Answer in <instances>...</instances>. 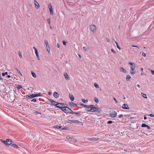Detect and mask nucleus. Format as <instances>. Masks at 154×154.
<instances>
[{
    "instance_id": "obj_64",
    "label": "nucleus",
    "mask_w": 154,
    "mask_h": 154,
    "mask_svg": "<svg viewBox=\"0 0 154 154\" xmlns=\"http://www.w3.org/2000/svg\"><path fill=\"white\" fill-rule=\"evenodd\" d=\"M33 49H34L35 50H35H37L36 48L35 47H33Z\"/></svg>"
},
{
    "instance_id": "obj_41",
    "label": "nucleus",
    "mask_w": 154,
    "mask_h": 154,
    "mask_svg": "<svg viewBox=\"0 0 154 154\" xmlns=\"http://www.w3.org/2000/svg\"><path fill=\"white\" fill-rule=\"evenodd\" d=\"M129 64L131 65V66H133L134 64H135L133 62H129L128 63Z\"/></svg>"
},
{
    "instance_id": "obj_61",
    "label": "nucleus",
    "mask_w": 154,
    "mask_h": 154,
    "mask_svg": "<svg viewBox=\"0 0 154 154\" xmlns=\"http://www.w3.org/2000/svg\"><path fill=\"white\" fill-rule=\"evenodd\" d=\"M130 48V49H131L132 51H134V48Z\"/></svg>"
},
{
    "instance_id": "obj_29",
    "label": "nucleus",
    "mask_w": 154,
    "mask_h": 154,
    "mask_svg": "<svg viewBox=\"0 0 154 154\" xmlns=\"http://www.w3.org/2000/svg\"><path fill=\"white\" fill-rule=\"evenodd\" d=\"M34 113L35 115H37V114H41L40 112H39L38 111H36L35 112H34Z\"/></svg>"
},
{
    "instance_id": "obj_38",
    "label": "nucleus",
    "mask_w": 154,
    "mask_h": 154,
    "mask_svg": "<svg viewBox=\"0 0 154 154\" xmlns=\"http://www.w3.org/2000/svg\"><path fill=\"white\" fill-rule=\"evenodd\" d=\"M18 54L19 55V56L20 57V58H22V55L21 53L20 52V51H19L18 52Z\"/></svg>"
},
{
    "instance_id": "obj_51",
    "label": "nucleus",
    "mask_w": 154,
    "mask_h": 154,
    "mask_svg": "<svg viewBox=\"0 0 154 154\" xmlns=\"http://www.w3.org/2000/svg\"><path fill=\"white\" fill-rule=\"evenodd\" d=\"M63 43L64 45H66V42L65 41H63Z\"/></svg>"
},
{
    "instance_id": "obj_59",
    "label": "nucleus",
    "mask_w": 154,
    "mask_h": 154,
    "mask_svg": "<svg viewBox=\"0 0 154 154\" xmlns=\"http://www.w3.org/2000/svg\"><path fill=\"white\" fill-rule=\"evenodd\" d=\"M2 76H5V72L2 73Z\"/></svg>"
},
{
    "instance_id": "obj_31",
    "label": "nucleus",
    "mask_w": 154,
    "mask_h": 154,
    "mask_svg": "<svg viewBox=\"0 0 154 154\" xmlns=\"http://www.w3.org/2000/svg\"><path fill=\"white\" fill-rule=\"evenodd\" d=\"M48 8L50 10L53 9L52 5H51V4H49L48 5Z\"/></svg>"
},
{
    "instance_id": "obj_36",
    "label": "nucleus",
    "mask_w": 154,
    "mask_h": 154,
    "mask_svg": "<svg viewBox=\"0 0 154 154\" xmlns=\"http://www.w3.org/2000/svg\"><path fill=\"white\" fill-rule=\"evenodd\" d=\"M147 126V125L145 124H143L141 125V127H146Z\"/></svg>"
},
{
    "instance_id": "obj_27",
    "label": "nucleus",
    "mask_w": 154,
    "mask_h": 154,
    "mask_svg": "<svg viewBox=\"0 0 154 154\" xmlns=\"http://www.w3.org/2000/svg\"><path fill=\"white\" fill-rule=\"evenodd\" d=\"M94 101L96 103H98L99 102V100L96 97L94 98Z\"/></svg>"
},
{
    "instance_id": "obj_33",
    "label": "nucleus",
    "mask_w": 154,
    "mask_h": 154,
    "mask_svg": "<svg viewBox=\"0 0 154 154\" xmlns=\"http://www.w3.org/2000/svg\"><path fill=\"white\" fill-rule=\"evenodd\" d=\"M131 69H134L135 67V64H134L133 66H131Z\"/></svg>"
},
{
    "instance_id": "obj_11",
    "label": "nucleus",
    "mask_w": 154,
    "mask_h": 154,
    "mask_svg": "<svg viewBox=\"0 0 154 154\" xmlns=\"http://www.w3.org/2000/svg\"><path fill=\"white\" fill-rule=\"evenodd\" d=\"M122 108L125 109H129V107L128 105L125 103L122 106Z\"/></svg>"
},
{
    "instance_id": "obj_48",
    "label": "nucleus",
    "mask_w": 154,
    "mask_h": 154,
    "mask_svg": "<svg viewBox=\"0 0 154 154\" xmlns=\"http://www.w3.org/2000/svg\"><path fill=\"white\" fill-rule=\"evenodd\" d=\"M142 56H143V57H144L146 56V54H145V53L144 52H143L142 53Z\"/></svg>"
},
{
    "instance_id": "obj_57",
    "label": "nucleus",
    "mask_w": 154,
    "mask_h": 154,
    "mask_svg": "<svg viewBox=\"0 0 154 154\" xmlns=\"http://www.w3.org/2000/svg\"><path fill=\"white\" fill-rule=\"evenodd\" d=\"M51 94H52L51 92H50V91L48 93V94L49 95H51Z\"/></svg>"
},
{
    "instance_id": "obj_32",
    "label": "nucleus",
    "mask_w": 154,
    "mask_h": 154,
    "mask_svg": "<svg viewBox=\"0 0 154 154\" xmlns=\"http://www.w3.org/2000/svg\"><path fill=\"white\" fill-rule=\"evenodd\" d=\"M94 86L96 88H99V86L96 83H94Z\"/></svg>"
},
{
    "instance_id": "obj_14",
    "label": "nucleus",
    "mask_w": 154,
    "mask_h": 154,
    "mask_svg": "<svg viewBox=\"0 0 154 154\" xmlns=\"http://www.w3.org/2000/svg\"><path fill=\"white\" fill-rule=\"evenodd\" d=\"M34 4L36 8L37 9H38L39 8V5L36 0H34Z\"/></svg>"
},
{
    "instance_id": "obj_5",
    "label": "nucleus",
    "mask_w": 154,
    "mask_h": 154,
    "mask_svg": "<svg viewBox=\"0 0 154 154\" xmlns=\"http://www.w3.org/2000/svg\"><path fill=\"white\" fill-rule=\"evenodd\" d=\"M12 143V141L11 140L9 139H7L5 140V144L7 146H8Z\"/></svg>"
},
{
    "instance_id": "obj_21",
    "label": "nucleus",
    "mask_w": 154,
    "mask_h": 154,
    "mask_svg": "<svg viewBox=\"0 0 154 154\" xmlns=\"http://www.w3.org/2000/svg\"><path fill=\"white\" fill-rule=\"evenodd\" d=\"M131 78V76L130 75H128L126 76V80L127 81H129Z\"/></svg>"
},
{
    "instance_id": "obj_17",
    "label": "nucleus",
    "mask_w": 154,
    "mask_h": 154,
    "mask_svg": "<svg viewBox=\"0 0 154 154\" xmlns=\"http://www.w3.org/2000/svg\"><path fill=\"white\" fill-rule=\"evenodd\" d=\"M54 96L56 98H57L59 97V95L57 92H55L54 93Z\"/></svg>"
},
{
    "instance_id": "obj_18",
    "label": "nucleus",
    "mask_w": 154,
    "mask_h": 154,
    "mask_svg": "<svg viewBox=\"0 0 154 154\" xmlns=\"http://www.w3.org/2000/svg\"><path fill=\"white\" fill-rule=\"evenodd\" d=\"M120 70L121 72L124 73H126V70L123 68L122 67H120Z\"/></svg>"
},
{
    "instance_id": "obj_20",
    "label": "nucleus",
    "mask_w": 154,
    "mask_h": 154,
    "mask_svg": "<svg viewBox=\"0 0 154 154\" xmlns=\"http://www.w3.org/2000/svg\"><path fill=\"white\" fill-rule=\"evenodd\" d=\"M73 114H75L77 115H82L83 114V112L81 111L79 112H73Z\"/></svg>"
},
{
    "instance_id": "obj_62",
    "label": "nucleus",
    "mask_w": 154,
    "mask_h": 154,
    "mask_svg": "<svg viewBox=\"0 0 154 154\" xmlns=\"http://www.w3.org/2000/svg\"><path fill=\"white\" fill-rule=\"evenodd\" d=\"M137 87H138L139 88H140V85H139V84H137Z\"/></svg>"
},
{
    "instance_id": "obj_12",
    "label": "nucleus",
    "mask_w": 154,
    "mask_h": 154,
    "mask_svg": "<svg viewBox=\"0 0 154 154\" xmlns=\"http://www.w3.org/2000/svg\"><path fill=\"white\" fill-rule=\"evenodd\" d=\"M64 76L66 80H69L70 79L69 76L66 73H65L64 74Z\"/></svg>"
},
{
    "instance_id": "obj_3",
    "label": "nucleus",
    "mask_w": 154,
    "mask_h": 154,
    "mask_svg": "<svg viewBox=\"0 0 154 154\" xmlns=\"http://www.w3.org/2000/svg\"><path fill=\"white\" fill-rule=\"evenodd\" d=\"M42 96V95H41V93H39L37 94H29L28 95H26V97L27 98L29 97L31 98H32L34 97H38V96Z\"/></svg>"
},
{
    "instance_id": "obj_60",
    "label": "nucleus",
    "mask_w": 154,
    "mask_h": 154,
    "mask_svg": "<svg viewBox=\"0 0 154 154\" xmlns=\"http://www.w3.org/2000/svg\"><path fill=\"white\" fill-rule=\"evenodd\" d=\"M58 48H59V44H57V46H56Z\"/></svg>"
},
{
    "instance_id": "obj_50",
    "label": "nucleus",
    "mask_w": 154,
    "mask_h": 154,
    "mask_svg": "<svg viewBox=\"0 0 154 154\" xmlns=\"http://www.w3.org/2000/svg\"><path fill=\"white\" fill-rule=\"evenodd\" d=\"M149 116L151 117H153L154 116V115H153V114H150Z\"/></svg>"
},
{
    "instance_id": "obj_9",
    "label": "nucleus",
    "mask_w": 154,
    "mask_h": 154,
    "mask_svg": "<svg viewBox=\"0 0 154 154\" xmlns=\"http://www.w3.org/2000/svg\"><path fill=\"white\" fill-rule=\"evenodd\" d=\"M67 139L69 140V141H72V142H75L76 141V140H75V139L72 137H70L69 136H68L66 137Z\"/></svg>"
},
{
    "instance_id": "obj_23",
    "label": "nucleus",
    "mask_w": 154,
    "mask_h": 154,
    "mask_svg": "<svg viewBox=\"0 0 154 154\" xmlns=\"http://www.w3.org/2000/svg\"><path fill=\"white\" fill-rule=\"evenodd\" d=\"M31 74L32 75V76L34 78H35L36 77V75L35 74V73L34 72H33L32 71L31 72Z\"/></svg>"
},
{
    "instance_id": "obj_40",
    "label": "nucleus",
    "mask_w": 154,
    "mask_h": 154,
    "mask_svg": "<svg viewBox=\"0 0 154 154\" xmlns=\"http://www.w3.org/2000/svg\"><path fill=\"white\" fill-rule=\"evenodd\" d=\"M50 13L51 15H53V9L50 10Z\"/></svg>"
},
{
    "instance_id": "obj_25",
    "label": "nucleus",
    "mask_w": 154,
    "mask_h": 154,
    "mask_svg": "<svg viewBox=\"0 0 154 154\" xmlns=\"http://www.w3.org/2000/svg\"><path fill=\"white\" fill-rule=\"evenodd\" d=\"M141 94L144 98H147L146 95V94H143V93H141Z\"/></svg>"
},
{
    "instance_id": "obj_24",
    "label": "nucleus",
    "mask_w": 154,
    "mask_h": 154,
    "mask_svg": "<svg viewBox=\"0 0 154 154\" xmlns=\"http://www.w3.org/2000/svg\"><path fill=\"white\" fill-rule=\"evenodd\" d=\"M11 146L16 148H17L18 147V146L15 143L12 144Z\"/></svg>"
},
{
    "instance_id": "obj_10",
    "label": "nucleus",
    "mask_w": 154,
    "mask_h": 154,
    "mask_svg": "<svg viewBox=\"0 0 154 154\" xmlns=\"http://www.w3.org/2000/svg\"><path fill=\"white\" fill-rule=\"evenodd\" d=\"M67 123H71L72 122L74 123H81L80 122H79L78 121L75 120H69L67 121Z\"/></svg>"
},
{
    "instance_id": "obj_46",
    "label": "nucleus",
    "mask_w": 154,
    "mask_h": 154,
    "mask_svg": "<svg viewBox=\"0 0 154 154\" xmlns=\"http://www.w3.org/2000/svg\"><path fill=\"white\" fill-rule=\"evenodd\" d=\"M111 51L113 52V53H114V54H115L116 53V51L112 49H111Z\"/></svg>"
},
{
    "instance_id": "obj_4",
    "label": "nucleus",
    "mask_w": 154,
    "mask_h": 154,
    "mask_svg": "<svg viewBox=\"0 0 154 154\" xmlns=\"http://www.w3.org/2000/svg\"><path fill=\"white\" fill-rule=\"evenodd\" d=\"M90 29L94 33L96 32V27L94 25H91L90 26Z\"/></svg>"
},
{
    "instance_id": "obj_13",
    "label": "nucleus",
    "mask_w": 154,
    "mask_h": 154,
    "mask_svg": "<svg viewBox=\"0 0 154 154\" xmlns=\"http://www.w3.org/2000/svg\"><path fill=\"white\" fill-rule=\"evenodd\" d=\"M88 139L90 140H92L93 141H97L98 140L99 138L97 137L94 138H88Z\"/></svg>"
},
{
    "instance_id": "obj_47",
    "label": "nucleus",
    "mask_w": 154,
    "mask_h": 154,
    "mask_svg": "<svg viewBox=\"0 0 154 154\" xmlns=\"http://www.w3.org/2000/svg\"><path fill=\"white\" fill-rule=\"evenodd\" d=\"M116 46H117V48H118L119 50H121V48H120L119 47L118 44H117L116 45Z\"/></svg>"
},
{
    "instance_id": "obj_26",
    "label": "nucleus",
    "mask_w": 154,
    "mask_h": 154,
    "mask_svg": "<svg viewBox=\"0 0 154 154\" xmlns=\"http://www.w3.org/2000/svg\"><path fill=\"white\" fill-rule=\"evenodd\" d=\"M82 101L84 103H86L88 102V100H85V99H82Z\"/></svg>"
},
{
    "instance_id": "obj_7",
    "label": "nucleus",
    "mask_w": 154,
    "mask_h": 154,
    "mask_svg": "<svg viewBox=\"0 0 154 154\" xmlns=\"http://www.w3.org/2000/svg\"><path fill=\"white\" fill-rule=\"evenodd\" d=\"M54 127L55 128H56L58 129H61L65 130H68V128L67 127H64V128H63V127L61 126H60L58 125H56Z\"/></svg>"
},
{
    "instance_id": "obj_52",
    "label": "nucleus",
    "mask_w": 154,
    "mask_h": 154,
    "mask_svg": "<svg viewBox=\"0 0 154 154\" xmlns=\"http://www.w3.org/2000/svg\"><path fill=\"white\" fill-rule=\"evenodd\" d=\"M132 47H136V48H137L138 49H139V48L137 46H135V45H132Z\"/></svg>"
},
{
    "instance_id": "obj_42",
    "label": "nucleus",
    "mask_w": 154,
    "mask_h": 154,
    "mask_svg": "<svg viewBox=\"0 0 154 154\" xmlns=\"http://www.w3.org/2000/svg\"><path fill=\"white\" fill-rule=\"evenodd\" d=\"M47 48V51L48 52V53L49 54L50 53V48H48V47H46Z\"/></svg>"
},
{
    "instance_id": "obj_43",
    "label": "nucleus",
    "mask_w": 154,
    "mask_h": 154,
    "mask_svg": "<svg viewBox=\"0 0 154 154\" xmlns=\"http://www.w3.org/2000/svg\"><path fill=\"white\" fill-rule=\"evenodd\" d=\"M112 123H113V122L112 121H110V120L109 121L107 122V123L109 124H111Z\"/></svg>"
},
{
    "instance_id": "obj_37",
    "label": "nucleus",
    "mask_w": 154,
    "mask_h": 154,
    "mask_svg": "<svg viewBox=\"0 0 154 154\" xmlns=\"http://www.w3.org/2000/svg\"><path fill=\"white\" fill-rule=\"evenodd\" d=\"M80 105L81 106H83V107H87V106H88L87 105H85V104H83L82 103H81L80 104Z\"/></svg>"
},
{
    "instance_id": "obj_34",
    "label": "nucleus",
    "mask_w": 154,
    "mask_h": 154,
    "mask_svg": "<svg viewBox=\"0 0 154 154\" xmlns=\"http://www.w3.org/2000/svg\"><path fill=\"white\" fill-rule=\"evenodd\" d=\"M22 88V87L20 85H18V86H17V88L18 89H21L22 88Z\"/></svg>"
},
{
    "instance_id": "obj_22",
    "label": "nucleus",
    "mask_w": 154,
    "mask_h": 154,
    "mask_svg": "<svg viewBox=\"0 0 154 154\" xmlns=\"http://www.w3.org/2000/svg\"><path fill=\"white\" fill-rule=\"evenodd\" d=\"M69 97L71 101H73L74 100V97L72 95H70Z\"/></svg>"
},
{
    "instance_id": "obj_30",
    "label": "nucleus",
    "mask_w": 154,
    "mask_h": 154,
    "mask_svg": "<svg viewBox=\"0 0 154 154\" xmlns=\"http://www.w3.org/2000/svg\"><path fill=\"white\" fill-rule=\"evenodd\" d=\"M35 53L37 57H38V54L37 50H35Z\"/></svg>"
},
{
    "instance_id": "obj_6",
    "label": "nucleus",
    "mask_w": 154,
    "mask_h": 154,
    "mask_svg": "<svg viewBox=\"0 0 154 154\" xmlns=\"http://www.w3.org/2000/svg\"><path fill=\"white\" fill-rule=\"evenodd\" d=\"M109 115L111 117H115L117 116V112L115 111L112 110V112L110 113Z\"/></svg>"
},
{
    "instance_id": "obj_28",
    "label": "nucleus",
    "mask_w": 154,
    "mask_h": 154,
    "mask_svg": "<svg viewBox=\"0 0 154 154\" xmlns=\"http://www.w3.org/2000/svg\"><path fill=\"white\" fill-rule=\"evenodd\" d=\"M45 42L46 45V47H48V48H49V46L48 45V43L47 41L46 40H45Z\"/></svg>"
},
{
    "instance_id": "obj_8",
    "label": "nucleus",
    "mask_w": 154,
    "mask_h": 154,
    "mask_svg": "<svg viewBox=\"0 0 154 154\" xmlns=\"http://www.w3.org/2000/svg\"><path fill=\"white\" fill-rule=\"evenodd\" d=\"M48 100L54 105L57 108H58V107L59 106H57V104H56L55 103H56V102L55 101H54L52 99H50Z\"/></svg>"
},
{
    "instance_id": "obj_58",
    "label": "nucleus",
    "mask_w": 154,
    "mask_h": 154,
    "mask_svg": "<svg viewBox=\"0 0 154 154\" xmlns=\"http://www.w3.org/2000/svg\"><path fill=\"white\" fill-rule=\"evenodd\" d=\"M106 41H107V42H109V39L108 38H106Z\"/></svg>"
},
{
    "instance_id": "obj_53",
    "label": "nucleus",
    "mask_w": 154,
    "mask_h": 154,
    "mask_svg": "<svg viewBox=\"0 0 154 154\" xmlns=\"http://www.w3.org/2000/svg\"><path fill=\"white\" fill-rule=\"evenodd\" d=\"M151 73L152 74L154 75V71L153 70H151Z\"/></svg>"
},
{
    "instance_id": "obj_55",
    "label": "nucleus",
    "mask_w": 154,
    "mask_h": 154,
    "mask_svg": "<svg viewBox=\"0 0 154 154\" xmlns=\"http://www.w3.org/2000/svg\"><path fill=\"white\" fill-rule=\"evenodd\" d=\"M48 23H49V24L50 25V19H49L48 20Z\"/></svg>"
},
{
    "instance_id": "obj_2",
    "label": "nucleus",
    "mask_w": 154,
    "mask_h": 154,
    "mask_svg": "<svg viewBox=\"0 0 154 154\" xmlns=\"http://www.w3.org/2000/svg\"><path fill=\"white\" fill-rule=\"evenodd\" d=\"M92 106V112H101V109L95 107L94 105H91Z\"/></svg>"
},
{
    "instance_id": "obj_15",
    "label": "nucleus",
    "mask_w": 154,
    "mask_h": 154,
    "mask_svg": "<svg viewBox=\"0 0 154 154\" xmlns=\"http://www.w3.org/2000/svg\"><path fill=\"white\" fill-rule=\"evenodd\" d=\"M86 109H85L86 111L88 112H92V106H91V105L90 106V107L87 106V107H86Z\"/></svg>"
},
{
    "instance_id": "obj_19",
    "label": "nucleus",
    "mask_w": 154,
    "mask_h": 154,
    "mask_svg": "<svg viewBox=\"0 0 154 154\" xmlns=\"http://www.w3.org/2000/svg\"><path fill=\"white\" fill-rule=\"evenodd\" d=\"M130 72L131 74H133V75L135 73V72L134 70V69H131V70L130 71Z\"/></svg>"
},
{
    "instance_id": "obj_35",
    "label": "nucleus",
    "mask_w": 154,
    "mask_h": 154,
    "mask_svg": "<svg viewBox=\"0 0 154 154\" xmlns=\"http://www.w3.org/2000/svg\"><path fill=\"white\" fill-rule=\"evenodd\" d=\"M15 69H16V70L17 72L19 73H20V75L22 76V74L20 72V71L17 69V68H15Z\"/></svg>"
},
{
    "instance_id": "obj_63",
    "label": "nucleus",
    "mask_w": 154,
    "mask_h": 154,
    "mask_svg": "<svg viewBox=\"0 0 154 154\" xmlns=\"http://www.w3.org/2000/svg\"><path fill=\"white\" fill-rule=\"evenodd\" d=\"M146 127L148 129H150V127L149 126L147 125V126H146Z\"/></svg>"
},
{
    "instance_id": "obj_45",
    "label": "nucleus",
    "mask_w": 154,
    "mask_h": 154,
    "mask_svg": "<svg viewBox=\"0 0 154 154\" xmlns=\"http://www.w3.org/2000/svg\"><path fill=\"white\" fill-rule=\"evenodd\" d=\"M31 101L33 102H35L36 101V99L35 98H33L31 100Z\"/></svg>"
},
{
    "instance_id": "obj_39",
    "label": "nucleus",
    "mask_w": 154,
    "mask_h": 154,
    "mask_svg": "<svg viewBox=\"0 0 154 154\" xmlns=\"http://www.w3.org/2000/svg\"><path fill=\"white\" fill-rule=\"evenodd\" d=\"M57 104L59 105H60V106H62L65 105V104H64L63 103H57Z\"/></svg>"
},
{
    "instance_id": "obj_44",
    "label": "nucleus",
    "mask_w": 154,
    "mask_h": 154,
    "mask_svg": "<svg viewBox=\"0 0 154 154\" xmlns=\"http://www.w3.org/2000/svg\"><path fill=\"white\" fill-rule=\"evenodd\" d=\"M83 48L85 51H88V49L86 47H84Z\"/></svg>"
},
{
    "instance_id": "obj_49",
    "label": "nucleus",
    "mask_w": 154,
    "mask_h": 154,
    "mask_svg": "<svg viewBox=\"0 0 154 154\" xmlns=\"http://www.w3.org/2000/svg\"><path fill=\"white\" fill-rule=\"evenodd\" d=\"M123 116V115L122 114H121V115H119V118H121V117H122Z\"/></svg>"
},
{
    "instance_id": "obj_16",
    "label": "nucleus",
    "mask_w": 154,
    "mask_h": 154,
    "mask_svg": "<svg viewBox=\"0 0 154 154\" xmlns=\"http://www.w3.org/2000/svg\"><path fill=\"white\" fill-rule=\"evenodd\" d=\"M69 105L73 108H74L75 106H77V104L73 102H70L69 103Z\"/></svg>"
},
{
    "instance_id": "obj_56",
    "label": "nucleus",
    "mask_w": 154,
    "mask_h": 154,
    "mask_svg": "<svg viewBox=\"0 0 154 154\" xmlns=\"http://www.w3.org/2000/svg\"><path fill=\"white\" fill-rule=\"evenodd\" d=\"M113 99L116 103H118V101L116 100V99L115 97H113Z\"/></svg>"
},
{
    "instance_id": "obj_54",
    "label": "nucleus",
    "mask_w": 154,
    "mask_h": 154,
    "mask_svg": "<svg viewBox=\"0 0 154 154\" xmlns=\"http://www.w3.org/2000/svg\"><path fill=\"white\" fill-rule=\"evenodd\" d=\"M1 141L4 144L5 143V140H1Z\"/></svg>"
},
{
    "instance_id": "obj_1",
    "label": "nucleus",
    "mask_w": 154,
    "mask_h": 154,
    "mask_svg": "<svg viewBox=\"0 0 154 154\" xmlns=\"http://www.w3.org/2000/svg\"><path fill=\"white\" fill-rule=\"evenodd\" d=\"M58 108L60 109L62 111L66 113H70L73 114V112L72 110L68 107H66L65 106L63 107L58 106Z\"/></svg>"
}]
</instances>
